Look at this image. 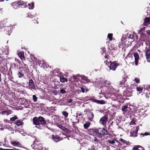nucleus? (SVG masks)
<instances>
[{
    "label": "nucleus",
    "instance_id": "nucleus-28",
    "mask_svg": "<svg viewBox=\"0 0 150 150\" xmlns=\"http://www.w3.org/2000/svg\"><path fill=\"white\" fill-rule=\"evenodd\" d=\"M60 81L63 83H64L65 82H67L68 80L67 78H64L63 76H60Z\"/></svg>",
    "mask_w": 150,
    "mask_h": 150
},
{
    "label": "nucleus",
    "instance_id": "nucleus-8",
    "mask_svg": "<svg viewBox=\"0 0 150 150\" xmlns=\"http://www.w3.org/2000/svg\"><path fill=\"white\" fill-rule=\"evenodd\" d=\"M35 142L34 141L33 142V145H31V146L32 147H33V149H37V150H42V149H43V150H45V149H44L43 147H42V146L40 144L39 145H36V144L35 145Z\"/></svg>",
    "mask_w": 150,
    "mask_h": 150
},
{
    "label": "nucleus",
    "instance_id": "nucleus-11",
    "mask_svg": "<svg viewBox=\"0 0 150 150\" xmlns=\"http://www.w3.org/2000/svg\"><path fill=\"white\" fill-rule=\"evenodd\" d=\"M122 110L124 112V113L127 114L129 113L130 110V108L127 106H124L122 107Z\"/></svg>",
    "mask_w": 150,
    "mask_h": 150
},
{
    "label": "nucleus",
    "instance_id": "nucleus-25",
    "mask_svg": "<svg viewBox=\"0 0 150 150\" xmlns=\"http://www.w3.org/2000/svg\"><path fill=\"white\" fill-rule=\"evenodd\" d=\"M20 103L22 105L26 104L27 103V100L25 98H20Z\"/></svg>",
    "mask_w": 150,
    "mask_h": 150
},
{
    "label": "nucleus",
    "instance_id": "nucleus-22",
    "mask_svg": "<svg viewBox=\"0 0 150 150\" xmlns=\"http://www.w3.org/2000/svg\"><path fill=\"white\" fill-rule=\"evenodd\" d=\"M18 56L22 60L24 59L25 57L24 56V52H22L18 53Z\"/></svg>",
    "mask_w": 150,
    "mask_h": 150
},
{
    "label": "nucleus",
    "instance_id": "nucleus-20",
    "mask_svg": "<svg viewBox=\"0 0 150 150\" xmlns=\"http://www.w3.org/2000/svg\"><path fill=\"white\" fill-rule=\"evenodd\" d=\"M134 57L135 59V64L136 65L138 64V59L139 58V56L138 54L137 53H134Z\"/></svg>",
    "mask_w": 150,
    "mask_h": 150
},
{
    "label": "nucleus",
    "instance_id": "nucleus-51",
    "mask_svg": "<svg viewBox=\"0 0 150 150\" xmlns=\"http://www.w3.org/2000/svg\"><path fill=\"white\" fill-rule=\"evenodd\" d=\"M146 34H147V36H149V37H150V30H148L146 31V32L145 33Z\"/></svg>",
    "mask_w": 150,
    "mask_h": 150
},
{
    "label": "nucleus",
    "instance_id": "nucleus-47",
    "mask_svg": "<svg viewBox=\"0 0 150 150\" xmlns=\"http://www.w3.org/2000/svg\"><path fill=\"white\" fill-rule=\"evenodd\" d=\"M27 17H28L29 18H32L34 16L32 14H31L30 13H28L27 14Z\"/></svg>",
    "mask_w": 150,
    "mask_h": 150
},
{
    "label": "nucleus",
    "instance_id": "nucleus-57",
    "mask_svg": "<svg viewBox=\"0 0 150 150\" xmlns=\"http://www.w3.org/2000/svg\"><path fill=\"white\" fill-rule=\"evenodd\" d=\"M0 150H14L12 149H3L2 148H0Z\"/></svg>",
    "mask_w": 150,
    "mask_h": 150
},
{
    "label": "nucleus",
    "instance_id": "nucleus-54",
    "mask_svg": "<svg viewBox=\"0 0 150 150\" xmlns=\"http://www.w3.org/2000/svg\"><path fill=\"white\" fill-rule=\"evenodd\" d=\"M120 121L118 119H116V123L117 125H119V123L120 122Z\"/></svg>",
    "mask_w": 150,
    "mask_h": 150
},
{
    "label": "nucleus",
    "instance_id": "nucleus-27",
    "mask_svg": "<svg viewBox=\"0 0 150 150\" xmlns=\"http://www.w3.org/2000/svg\"><path fill=\"white\" fill-rule=\"evenodd\" d=\"M11 144L15 146L20 147L21 144L19 143V142L16 141L11 142Z\"/></svg>",
    "mask_w": 150,
    "mask_h": 150
},
{
    "label": "nucleus",
    "instance_id": "nucleus-6",
    "mask_svg": "<svg viewBox=\"0 0 150 150\" xmlns=\"http://www.w3.org/2000/svg\"><path fill=\"white\" fill-rule=\"evenodd\" d=\"M140 41L141 42H144V44L145 43V42H146L149 38V36H147V34H146V33L142 34V35H140Z\"/></svg>",
    "mask_w": 150,
    "mask_h": 150
},
{
    "label": "nucleus",
    "instance_id": "nucleus-60",
    "mask_svg": "<svg viewBox=\"0 0 150 150\" xmlns=\"http://www.w3.org/2000/svg\"><path fill=\"white\" fill-rule=\"evenodd\" d=\"M143 136H146L149 135V134L148 133H146L144 134H141Z\"/></svg>",
    "mask_w": 150,
    "mask_h": 150
},
{
    "label": "nucleus",
    "instance_id": "nucleus-18",
    "mask_svg": "<svg viewBox=\"0 0 150 150\" xmlns=\"http://www.w3.org/2000/svg\"><path fill=\"white\" fill-rule=\"evenodd\" d=\"M134 129L133 131H132V135L134 137H136L137 136V134L138 132L139 127H137L135 128H134Z\"/></svg>",
    "mask_w": 150,
    "mask_h": 150
},
{
    "label": "nucleus",
    "instance_id": "nucleus-55",
    "mask_svg": "<svg viewBox=\"0 0 150 150\" xmlns=\"http://www.w3.org/2000/svg\"><path fill=\"white\" fill-rule=\"evenodd\" d=\"M135 82L137 83H139L140 82V81H139V79H138V78H135Z\"/></svg>",
    "mask_w": 150,
    "mask_h": 150
},
{
    "label": "nucleus",
    "instance_id": "nucleus-39",
    "mask_svg": "<svg viewBox=\"0 0 150 150\" xmlns=\"http://www.w3.org/2000/svg\"><path fill=\"white\" fill-rule=\"evenodd\" d=\"M144 44V45H148L150 46V39H149V38L145 42Z\"/></svg>",
    "mask_w": 150,
    "mask_h": 150
},
{
    "label": "nucleus",
    "instance_id": "nucleus-31",
    "mask_svg": "<svg viewBox=\"0 0 150 150\" xmlns=\"http://www.w3.org/2000/svg\"><path fill=\"white\" fill-rule=\"evenodd\" d=\"M116 99L118 100V99H122L123 98L121 94L117 93L116 95Z\"/></svg>",
    "mask_w": 150,
    "mask_h": 150
},
{
    "label": "nucleus",
    "instance_id": "nucleus-24",
    "mask_svg": "<svg viewBox=\"0 0 150 150\" xmlns=\"http://www.w3.org/2000/svg\"><path fill=\"white\" fill-rule=\"evenodd\" d=\"M144 45V42H140L139 43L136 44L133 47V48L134 47L136 48H138L140 47L141 46H143Z\"/></svg>",
    "mask_w": 150,
    "mask_h": 150
},
{
    "label": "nucleus",
    "instance_id": "nucleus-14",
    "mask_svg": "<svg viewBox=\"0 0 150 150\" xmlns=\"http://www.w3.org/2000/svg\"><path fill=\"white\" fill-rule=\"evenodd\" d=\"M38 120L41 125H43L46 123V122L44 118L42 116H40L38 117Z\"/></svg>",
    "mask_w": 150,
    "mask_h": 150
},
{
    "label": "nucleus",
    "instance_id": "nucleus-9",
    "mask_svg": "<svg viewBox=\"0 0 150 150\" xmlns=\"http://www.w3.org/2000/svg\"><path fill=\"white\" fill-rule=\"evenodd\" d=\"M119 64L115 61L113 62L109 66L110 70H112L113 71H115Z\"/></svg>",
    "mask_w": 150,
    "mask_h": 150
},
{
    "label": "nucleus",
    "instance_id": "nucleus-58",
    "mask_svg": "<svg viewBox=\"0 0 150 150\" xmlns=\"http://www.w3.org/2000/svg\"><path fill=\"white\" fill-rule=\"evenodd\" d=\"M73 101L72 99H69L67 100V102L69 103H71Z\"/></svg>",
    "mask_w": 150,
    "mask_h": 150
},
{
    "label": "nucleus",
    "instance_id": "nucleus-2",
    "mask_svg": "<svg viewBox=\"0 0 150 150\" xmlns=\"http://www.w3.org/2000/svg\"><path fill=\"white\" fill-rule=\"evenodd\" d=\"M91 131L93 132L94 135H97L100 137H101L108 134L107 130L104 128L98 129L93 128L91 129Z\"/></svg>",
    "mask_w": 150,
    "mask_h": 150
},
{
    "label": "nucleus",
    "instance_id": "nucleus-49",
    "mask_svg": "<svg viewBox=\"0 0 150 150\" xmlns=\"http://www.w3.org/2000/svg\"><path fill=\"white\" fill-rule=\"evenodd\" d=\"M60 92L62 94H64L67 93L66 91L63 89H61L60 90Z\"/></svg>",
    "mask_w": 150,
    "mask_h": 150
},
{
    "label": "nucleus",
    "instance_id": "nucleus-17",
    "mask_svg": "<svg viewBox=\"0 0 150 150\" xmlns=\"http://www.w3.org/2000/svg\"><path fill=\"white\" fill-rule=\"evenodd\" d=\"M145 28H146L145 27H143L140 28V29L138 31V34L139 35H142V34L144 33H145Z\"/></svg>",
    "mask_w": 150,
    "mask_h": 150
},
{
    "label": "nucleus",
    "instance_id": "nucleus-36",
    "mask_svg": "<svg viewBox=\"0 0 150 150\" xmlns=\"http://www.w3.org/2000/svg\"><path fill=\"white\" fill-rule=\"evenodd\" d=\"M22 70H23L24 69H26V73L28 71V66L25 64H23V66L22 67Z\"/></svg>",
    "mask_w": 150,
    "mask_h": 150
},
{
    "label": "nucleus",
    "instance_id": "nucleus-48",
    "mask_svg": "<svg viewBox=\"0 0 150 150\" xmlns=\"http://www.w3.org/2000/svg\"><path fill=\"white\" fill-rule=\"evenodd\" d=\"M18 119V117L16 116H15L13 117H11V118L10 120L12 121H14L16 119Z\"/></svg>",
    "mask_w": 150,
    "mask_h": 150
},
{
    "label": "nucleus",
    "instance_id": "nucleus-63",
    "mask_svg": "<svg viewBox=\"0 0 150 150\" xmlns=\"http://www.w3.org/2000/svg\"><path fill=\"white\" fill-rule=\"evenodd\" d=\"M41 66H42V67L43 68L45 67L44 64H43V66H42V65Z\"/></svg>",
    "mask_w": 150,
    "mask_h": 150
},
{
    "label": "nucleus",
    "instance_id": "nucleus-4",
    "mask_svg": "<svg viewBox=\"0 0 150 150\" xmlns=\"http://www.w3.org/2000/svg\"><path fill=\"white\" fill-rule=\"evenodd\" d=\"M108 120V116L106 115H104L100 119L99 121V123L100 124L104 126H105L106 125V123Z\"/></svg>",
    "mask_w": 150,
    "mask_h": 150
},
{
    "label": "nucleus",
    "instance_id": "nucleus-52",
    "mask_svg": "<svg viewBox=\"0 0 150 150\" xmlns=\"http://www.w3.org/2000/svg\"><path fill=\"white\" fill-rule=\"evenodd\" d=\"M145 89L147 90L148 91H149V90L150 89V85H147L146 86Z\"/></svg>",
    "mask_w": 150,
    "mask_h": 150
},
{
    "label": "nucleus",
    "instance_id": "nucleus-32",
    "mask_svg": "<svg viewBox=\"0 0 150 150\" xmlns=\"http://www.w3.org/2000/svg\"><path fill=\"white\" fill-rule=\"evenodd\" d=\"M95 102L98 104H103L105 103V101L103 100H96Z\"/></svg>",
    "mask_w": 150,
    "mask_h": 150
},
{
    "label": "nucleus",
    "instance_id": "nucleus-35",
    "mask_svg": "<svg viewBox=\"0 0 150 150\" xmlns=\"http://www.w3.org/2000/svg\"><path fill=\"white\" fill-rule=\"evenodd\" d=\"M83 87H81V91L83 93H84L85 92V91L86 92L88 91V89L85 86Z\"/></svg>",
    "mask_w": 150,
    "mask_h": 150
},
{
    "label": "nucleus",
    "instance_id": "nucleus-56",
    "mask_svg": "<svg viewBox=\"0 0 150 150\" xmlns=\"http://www.w3.org/2000/svg\"><path fill=\"white\" fill-rule=\"evenodd\" d=\"M134 118H133V119L130 122V125H133L135 124V122L134 121Z\"/></svg>",
    "mask_w": 150,
    "mask_h": 150
},
{
    "label": "nucleus",
    "instance_id": "nucleus-46",
    "mask_svg": "<svg viewBox=\"0 0 150 150\" xmlns=\"http://www.w3.org/2000/svg\"><path fill=\"white\" fill-rule=\"evenodd\" d=\"M77 121L76 122H72V127H75V124L76 123H78L79 122V120L78 119H77Z\"/></svg>",
    "mask_w": 150,
    "mask_h": 150
},
{
    "label": "nucleus",
    "instance_id": "nucleus-30",
    "mask_svg": "<svg viewBox=\"0 0 150 150\" xmlns=\"http://www.w3.org/2000/svg\"><path fill=\"white\" fill-rule=\"evenodd\" d=\"M90 124L91 123L90 122L88 121L86 122V123L84 124L83 127L85 129H87L89 127Z\"/></svg>",
    "mask_w": 150,
    "mask_h": 150
},
{
    "label": "nucleus",
    "instance_id": "nucleus-26",
    "mask_svg": "<svg viewBox=\"0 0 150 150\" xmlns=\"http://www.w3.org/2000/svg\"><path fill=\"white\" fill-rule=\"evenodd\" d=\"M119 141L124 144H125L127 145H130V142H127L126 141L124 140L122 138H120V139H119Z\"/></svg>",
    "mask_w": 150,
    "mask_h": 150
},
{
    "label": "nucleus",
    "instance_id": "nucleus-21",
    "mask_svg": "<svg viewBox=\"0 0 150 150\" xmlns=\"http://www.w3.org/2000/svg\"><path fill=\"white\" fill-rule=\"evenodd\" d=\"M146 58L147 61L149 62V60L150 58V50L148 49L146 52Z\"/></svg>",
    "mask_w": 150,
    "mask_h": 150
},
{
    "label": "nucleus",
    "instance_id": "nucleus-12",
    "mask_svg": "<svg viewBox=\"0 0 150 150\" xmlns=\"http://www.w3.org/2000/svg\"><path fill=\"white\" fill-rule=\"evenodd\" d=\"M52 138L53 140L55 142H59L61 140H62V139H61L60 137L57 135H52Z\"/></svg>",
    "mask_w": 150,
    "mask_h": 150
},
{
    "label": "nucleus",
    "instance_id": "nucleus-43",
    "mask_svg": "<svg viewBox=\"0 0 150 150\" xmlns=\"http://www.w3.org/2000/svg\"><path fill=\"white\" fill-rule=\"evenodd\" d=\"M33 100L34 102H36L37 101V98L35 95L33 96Z\"/></svg>",
    "mask_w": 150,
    "mask_h": 150
},
{
    "label": "nucleus",
    "instance_id": "nucleus-53",
    "mask_svg": "<svg viewBox=\"0 0 150 150\" xmlns=\"http://www.w3.org/2000/svg\"><path fill=\"white\" fill-rule=\"evenodd\" d=\"M143 90V88H142L141 87H137V90L139 91H142Z\"/></svg>",
    "mask_w": 150,
    "mask_h": 150
},
{
    "label": "nucleus",
    "instance_id": "nucleus-13",
    "mask_svg": "<svg viewBox=\"0 0 150 150\" xmlns=\"http://www.w3.org/2000/svg\"><path fill=\"white\" fill-rule=\"evenodd\" d=\"M29 85L30 88L31 89L35 90V86L33 81L32 79H30L29 82Z\"/></svg>",
    "mask_w": 150,
    "mask_h": 150
},
{
    "label": "nucleus",
    "instance_id": "nucleus-7",
    "mask_svg": "<svg viewBox=\"0 0 150 150\" xmlns=\"http://www.w3.org/2000/svg\"><path fill=\"white\" fill-rule=\"evenodd\" d=\"M33 124L36 125L35 127L40 129H42L40 125V123L38 120V117H35L33 119Z\"/></svg>",
    "mask_w": 150,
    "mask_h": 150
},
{
    "label": "nucleus",
    "instance_id": "nucleus-44",
    "mask_svg": "<svg viewBox=\"0 0 150 150\" xmlns=\"http://www.w3.org/2000/svg\"><path fill=\"white\" fill-rule=\"evenodd\" d=\"M58 126L59 128L64 131L66 129L65 127L62 126L61 125H58Z\"/></svg>",
    "mask_w": 150,
    "mask_h": 150
},
{
    "label": "nucleus",
    "instance_id": "nucleus-38",
    "mask_svg": "<svg viewBox=\"0 0 150 150\" xmlns=\"http://www.w3.org/2000/svg\"><path fill=\"white\" fill-rule=\"evenodd\" d=\"M62 114L65 117H67L69 114L68 112L65 111H62Z\"/></svg>",
    "mask_w": 150,
    "mask_h": 150
},
{
    "label": "nucleus",
    "instance_id": "nucleus-37",
    "mask_svg": "<svg viewBox=\"0 0 150 150\" xmlns=\"http://www.w3.org/2000/svg\"><path fill=\"white\" fill-rule=\"evenodd\" d=\"M29 6L28 8L30 9H33L34 7V3L33 2L32 4H28Z\"/></svg>",
    "mask_w": 150,
    "mask_h": 150
},
{
    "label": "nucleus",
    "instance_id": "nucleus-40",
    "mask_svg": "<svg viewBox=\"0 0 150 150\" xmlns=\"http://www.w3.org/2000/svg\"><path fill=\"white\" fill-rule=\"evenodd\" d=\"M107 142L108 143L111 144H113L114 145H115V142L114 140H108Z\"/></svg>",
    "mask_w": 150,
    "mask_h": 150
},
{
    "label": "nucleus",
    "instance_id": "nucleus-64",
    "mask_svg": "<svg viewBox=\"0 0 150 150\" xmlns=\"http://www.w3.org/2000/svg\"><path fill=\"white\" fill-rule=\"evenodd\" d=\"M4 0H0V2L3 1Z\"/></svg>",
    "mask_w": 150,
    "mask_h": 150
},
{
    "label": "nucleus",
    "instance_id": "nucleus-29",
    "mask_svg": "<svg viewBox=\"0 0 150 150\" xmlns=\"http://www.w3.org/2000/svg\"><path fill=\"white\" fill-rule=\"evenodd\" d=\"M5 30L8 32L7 34L9 35L10 34L11 32V27H6L5 28Z\"/></svg>",
    "mask_w": 150,
    "mask_h": 150
},
{
    "label": "nucleus",
    "instance_id": "nucleus-10",
    "mask_svg": "<svg viewBox=\"0 0 150 150\" xmlns=\"http://www.w3.org/2000/svg\"><path fill=\"white\" fill-rule=\"evenodd\" d=\"M87 119L89 121L91 122L93 121L94 114L92 112L89 111L87 113Z\"/></svg>",
    "mask_w": 150,
    "mask_h": 150
},
{
    "label": "nucleus",
    "instance_id": "nucleus-33",
    "mask_svg": "<svg viewBox=\"0 0 150 150\" xmlns=\"http://www.w3.org/2000/svg\"><path fill=\"white\" fill-rule=\"evenodd\" d=\"M82 79L85 81L86 82H91L90 80L88 79L87 77H86L84 76L83 75L81 76Z\"/></svg>",
    "mask_w": 150,
    "mask_h": 150
},
{
    "label": "nucleus",
    "instance_id": "nucleus-1",
    "mask_svg": "<svg viewBox=\"0 0 150 150\" xmlns=\"http://www.w3.org/2000/svg\"><path fill=\"white\" fill-rule=\"evenodd\" d=\"M138 36L136 33H127L123 35L121 39L122 41H123L125 45L129 46L131 44V42L134 40L138 39Z\"/></svg>",
    "mask_w": 150,
    "mask_h": 150
},
{
    "label": "nucleus",
    "instance_id": "nucleus-3",
    "mask_svg": "<svg viewBox=\"0 0 150 150\" xmlns=\"http://www.w3.org/2000/svg\"><path fill=\"white\" fill-rule=\"evenodd\" d=\"M27 2H25L21 0H20L18 2L16 1L13 2L11 4V6L14 8H18L20 6H22L23 8H25L28 7L27 5Z\"/></svg>",
    "mask_w": 150,
    "mask_h": 150
},
{
    "label": "nucleus",
    "instance_id": "nucleus-59",
    "mask_svg": "<svg viewBox=\"0 0 150 150\" xmlns=\"http://www.w3.org/2000/svg\"><path fill=\"white\" fill-rule=\"evenodd\" d=\"M115 140L116 141V142L118 144V146H119V145L121 146V143H120V142H119V141L118 140Z\"/></svg>",
    "mask_w": 150,
    "mask_h": 150
},
{
    "label": "nucleus",
    "instance_id": "nucleus-16",
    "mask_svg": "<svg viewBox=\"0 0 150 150\" xmlns=\"http://www.w3.org/2000/svg\"><path fill=\"white\" fill-rule=\"evenodd\" d=\"M132 150H144V149L142 146L137 145L134 146L132 149Z\"/></svg>",
    "mask_w": 150,
    "mask_h": 150
},
{
    "label": "nucleus",
    "instance_id": "nucleus-23",
    "mask_svg": "<svg viewBox=\"0 0 150 150\" xmlns=\"http://www.w3.org/2000/svg\"><path fill=\"white\" fill-rule=\"evenodd\" d=\"M126 79L125 77L123 78L121 81L120 82L119 85L120 86H122L125 84V82L126 81Z\"/></svg>",
    "mask_w": 150,
    "mask_h": 150
},
{
    "label": "nucleus",
    "instance_id": "nucleus-50",
    "mask_svg": "<svg viewBox=\"0 0 150 150\" xmlns=\"http://www.w3.org/2000/svg\"><path fill=\"white\" fill-rule=\"evenodd\" d=\"M1 113L2 115H5L8 114V112L7 111H5L3 112H1Z\"/></svg>",
    "mask_w": 150,
    "mask_h": 150
},
{
    "label": "nucleus",
    "instance_id": "nucleus-42",
    "mask_svg": "<svg viewBox=\"0 0 150 150\" xmlns=\"http://www.w3.org/2000/svg\"><path fill=\"white\" fill-rule=\"evenodd\" d=\"M125 59L128 60V61H130V60L132 59L133 60H134V58L133 57H129V56H127L125 57Z\"/></svg>",
    "mask_w": 150,
    "mask_h": 150
},
{
    "label": "nucleus",
    "instance_id": "nucleus-62",
    "mask_svg": "<svg viewBox=\"0 0 150 150\" xmlns=\"http://www.w3.org/2000/svg\"><path fill=\"white\" fill-rule=\"evenodd\" d=\"M77 115H78V116H81V115H82V114H81V113H79V114H77Z\"/></svg>",
    "mask_w": 150,
    "mask_h": 150
},
{
    "label": "nucleus",
    "instance_id": "nucleus-34",
    "mask_svg": "<svg viewBox=\"0 0 150 150\" xmlns=\"http://www.w3.org/2000/svg\"><path fill=\"white\" fill-rule=\"evenodd\" d=\"M15 124L17 126H21L23 125V122L20 120H18L16 123H15Z\"/></svg>",
    "mask_w": 150,
    "mask_h": 150
},
{
    "label": "nucleus",
    "instance_id": "nucleus-41",
    "mask_svg": "<svg viewBox=\"0 0 150 150\" xmlns=\"http://www.w3.org/2000/svg\"><path fill=\"white\" fill-rule=\"evenodd\" d=\"M112 33H109L108 35V38H109L110 40H112Z\"/></svg>",
    "mask_w": 150,
    "mask_h": 150
},
{
    "label": "nucleus",
    "instance_id": "nucleus-19",
    "mask_svg": "<svg viewBox=\"0 0 150 150\" xmlns=\"http://www.w3.org/2000/svg\"><path fill=\"white\" fill-rule=\"evenodd\" d=\"M0 67L1 68H2L3 69H5V65L6 63H5V60H2L0 61Z\"/></svg>",
    "mask_w": 150,
    "mask_h": 150
},
{
    "label": "nucleus",
    "instance_id": "nucleus-45",
    "mask_svg": "<svg viewBox=\"0 0 150 150\" xmlns=\"http://www.w3.org/2000/svg\"><path fill=\"white\" fill-rule=\"evenodd\" d=\"M102 50L101 51V52L102 54H103L104 53H105L106 51L105 48L104 47H102L101 48Z\"/></svg>",
    "mask_w": 150,
    "mask_h": 150
},
{
    "label": "nucleus",
    "instance_id": "nucleus-5",
    "mask_svg": "<svg viewBox=\"0 0 150 150\" xmlns=\"http://www.w3.org/2000/svg\"><path fill=\"white\" fill-rule=\"evenodd\" d=\"M26 69H24L22 70L20 68L19 70L17 72V75L19 78H21L23 77L24 74L26 73Z\"/></svg>",
    "mask_w": 150,
    "mask_h": 150
},
{
    "label": "nucleus",
    "instance_id": "nucleus-15",
    "mask_svg": "<svg viewBox=\"0 0 150 150\" xmlns=\"http://www.w3.org/2000/svg\"><path fill=\"white\" fill-rule=\"evenodd\" d=\"M150 24V18L146 17L144 21V23L143 25H144L147 26L148 25Z\"/></svg>",
    "mask_w": 150,
    "mask_h": 150
},
{
    "label": "nucleus",
    "instance_id": "nucleus-61",
    "mask_svg": "<svg viewBox=\"0 0 150 150\" xmlns=\"http://www.w3.org/2000/svg\"><path fill=\"white\" fill-rule=\"evenodd\" d=\"M93 141L94 142H99L98 140L96 138H95V139H94L93 140Z\"/></svg>",
    "mask_w": 150,
    "mask_h": 150
}]
</instances>
